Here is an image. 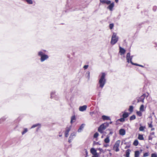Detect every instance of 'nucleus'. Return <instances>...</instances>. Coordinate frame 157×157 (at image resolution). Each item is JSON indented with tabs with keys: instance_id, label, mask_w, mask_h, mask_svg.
<instances>
[{
	"instance_id": "nucleus-37",
	"label": "nucleus",
	"mask_w": 157,
	"mask_h": 157,
	"mask_svg": "<svg viewBox=\"0 0 157 157\" xmlns=\"http://www.w3.org/2000/svg\"><path fill=\"white\" fill-rule=\"evenodd\" d=\"M114 26V24L113 23L110 24L109 25V27L110 29H112Z\"/></svg>"
},
{
	"instance_id": "nucleus-1",
	"label": "nucleus",
	"mask_w": 157,
	"mask_h": 157,
	"mask_svg": "<svg viewBox=\"0 0 157 157\" xmlns=\"http://www.w3.org/2000/svg\"><path fill=\"white\" fill-rule=\"evenodd\" d=\"M106 74L104 72H102L101 75L99 76V78L98 82V85L97 86V88L98 90L100 88L101 89H103L106 83V79L105 78Z\"/></svg>"
},
{
	"instance_id": "nucleus-47",
	"label": "nucleus",
	"mask_w": 157,
	"mask_h": 157,
	"mask_svg": "<svg viewBox=\"0 0 157 157\" xmlns=\"http://www.w3.org/2000/svg\"><path fill=\"white\" fill-rule=\"evenodd\" d=\"M100 95H101V92H99L98 93V96L99 97H100Z\"/></svg>"
},
{
	"instance_id": "nucleus-51",
	"label": "nucleus",
	"mask_w": 157,
	"mask_h": 157,
	"mask_svg": "<svg viewBox=\"0 0 157 157\" xmlns=\"http://www.w3.org/2000/svg\"><path fill=\"white\" fill-rule=\"evenodd\" d=\"M94 112H90V114L91 115H92L93 114H94Z\"/></svg>"
},
{
	"instance_id": "nucleus-43",
	"label": "nucleus",
	"mask_w": 157,
	"mask_h": 157,
	"mask_svg": "<svg viewBox=\"0 0 157 157\" xmlns=\"http://www.w3.org/2000/svg\"><path fill=\"white\" fill-rule=\"evenodd\" d=\"M148 124V126L149 128H152V124L151 123L150 124Z\"/></svg>"
},
{
	"instance_id": "nucleus-19",
	"label": "nucleus",
	"mask_w": 157,
	"mask_h": 157,
	"mask_svg": "<svg viewBox=\"0 0 157 157\" xmlns=\"http://www.w3.org/2000/svg\"><path fill=\"white\" fill-rule=\"evenodd\" d=\"M7 118V117L6 116H5L2 117L0 119V124L2 123L4 121H5Z\"/></svg>"
},
{
	"instance_id": "nucleus-31",
	"label": "nucleus",
	"mask_w": 157,
	"mask_h": 157,
	"mask_svg": "<svg viewBox=\"0 0 157 157\" xmlns=\"http://www.w3.org/2000/svg\"><path fill=\"white\" fill-rule=\"evenodd\" d=\"M133 144L135 146H137L138 144V141L137 140H134Z\"/></svg>"
},
{
	"instance_id": "nucleus-18",
	"label": "nucleus",
	"mask_w": 157,
	"mask_h": 157,
	"mask_svg": "<svg viewBox=\"0 0 157 157\" xmlns=\"http://www.w3.org/2000/svg\"><path fill=\"white\" fill-rule=\"evenodd\" d=\"M22 1L26 2L28 4L32 5L33 3V0H22Z\"/></svg>"
},
{
	"instance_id": "nucleus-40",
	"label": "nucleus",
	"mask_w": 157,
	"mask_h": 157,
	"mask_svg": "<svg viewBox=\"0 0 157 157\" xmlns=\"http://www.w3.org/2000/svg\"><path fill=\"white\" fill-rule=\"evenodd\" d=\"M157 9V7L156 6H154L153 8V10L154 11H155Z\"/></svg>"
},
{
	"instance_id": "nucleus-6",
	"label": "nucleus",
	"mask_w": 157,
	"mask_h": 157,
	"mask_svg": "<svg viewBox=\"0 0 157 157\" xmlns=\"http://www.w3.org/2000/svg\"><path fill=\"white\" fill-rule=\"evenodd\" d=\"M146 97V94H143L140 97H139L137 98V102L139 103L140 102H142V103H144V99Z\"/></svg>"
},
{
	"instance_id": "nucleus-41",
	"label": "nucleus",
	"mask_w": 157,
	"mask_h": 157,
	"mask_svg": "<svg viewBox=\"0 0 157 157\" xmlns=\"http://www.w3.org/2000/svg\"><path fill=\"white\" fill-rule=\"evenodd\" d=\"M98 150H99L101 152H104L103 150L101 148H98Z\"/></svg>"
},
{
	"instance_id": "nucleus-35",
	"label": "nucleus",
	"mask_w": 157,
	"mask_h": 157,
	"mask_svg": "<svg viewBox=\"0 0 157 157\" xmlns=\"http://www.w3.org/2000/svg\"><path fill=\"white\" fill-rule=\"evenodd\" d=\"M99 135V134L98 132H96L95 133L94 135V138H97Z\"/></svg>"
},
{
	"instance_id": "nucleus-15",
	"label": "nucleus",
	"mask_w": 157,
	"mask_h": 157,
	"mask_svg": "<svg viewBox=\"0 0 157 157\" xmlns=\"http://www.w3.org/2000/svg\"><path fill=\"white\" fill-rule=\"evenodd\" d=\"M119 134L122 136H124L125 134V131L124 129H121L119 130Z\"/></svg>"
},
{
	"instance_id": "nucleus-2",
	"label": "nucleus",
	"mask_w": 157,
	"mask_h": 157,
	"mask_svg": "<svg viewBox=\"0 0 157 157\" xmlns=\"http://www.w3.org/2000/svg\"><path fill=\"white\" fill-rule=\"evenodd\" d=\"M46 51L45 50H42L38 52L37 55L40 57V61L43 62L49 58V56L48 55L45 54Z\"/></svg>"
},
{
	"instance_id": "nucleus-16",
	"label": "nucleus",
	"mask_w": 157,
	"mask_h": 157,
	"mask_svg": "<svg viewBox=\"0 0 157 157\" xmlns=\"http://www.w3.org/2000/svg\"><path fill=\"white\" fill-rule=\"evenodd\" d=\"M90 152L94 155L98 154L96 152V150L94 148H92L91 149Z\"/></svg>"
},
{
	"instance_id": "nucleus-20",
	"label": "nucleus",
	"mask_w": 157,
	"mask_h": 157,
	"mask_svg": "<svg viewBox=\"0 0 157 157\" xmlns=\"http://www.w3.org/2000/svg\"><path fill=\"white\" fill-rule=\"evenodd\" d=\"M75 120L76 118L75 116H73L71 118V124H72V123L75 121Z\"/></svg>"
},
{
	"instance_id": "nucleus-56",
	"label": "nucleus",
	"mask_w": 157,
	"mask_h": 157,
	"mask_svg": "<svg viewBox=\"0 0 157 157\" xmlns=\"http://www.w3.org/2000/svg\"><path fill=\"white\" fill-rule=\"evenodd\" d=\"M112 123V121H110L109 123V124H111Z\"/></svg>"
},
{
	"instance_id": "nucleus-44",
	"label": "nucleus",
	"mask_w": 157,
	"mask_h": 157,
	"mask_svg": "<svg viewBox=\"0 0 157 157\" xmlns=\"http://www.w3.org/2000/svg\"><path fill=\"white\" fill-rule=\"evenodd\" d=\"M109 145L108 144H105L104 145V146L105 147H107L109 146Z\"/></svg>"
},
{
	"instance_id": "nucleus-3",
	"label": "nucleus",
	"mask_w": 157,
	"mask_h": 157,
	"mask_svg": "<svg viewBox=\"0 0 157 157\" xmlns=\"http://www.w3.org/2000/svg\"><path fill=\"white\" fill-rule=\"evenodd\" d=\"M109 125V123L107 122L101 125L98 128V131L101 133L103 132V131L105 130Z\"/></svg>"
},
{
	"instance_id": "nucleus-26",
	"label": "nucleus",
	"mask_w": 157,
	"mask_h": 157,
	"mask_svg": "<svg viewBox=\"0 0 157 157\" xmlns=\"http://www.w3.org/2000/svg\"><path fill=\"white\" fill-rule=\"evenodd\" d=\"M138 139L140 140H144V138L142 135L139 134L138 136Z\"/></svg>"
},
{
	"instance_id": "nucleus-59",
	"label": "nucleus",
	"mask_w": 157,
	"mask_h": 157,
	"mask_svg": "<svg viewBox=\"0 0 157 157\" xmlns=\"http://www.w3.org/2000/svg\"><path fill=\"white\" fill-rule=\"evenodd\" d=\"M152 114H154V112H153V113H152Z\"/></svg>"
},
{
	"instance_id": "nucleus-27",
	"label": "nucleus",
	"mask_w": 157,
	"mask_h": 157,
	"mask_svg": "<svg viewBox=\"0 0 157 157\" xmlns=\"http://www.w3.org/2000/svg\"><path fill=\"white\" fill-rule=\"evenodd\" d=\"M110 141L109 137L107 136V137L104 140V142L106 143H109Z\"/></svg>"
},
{
	"instance_id": "nucleus-42",
	"label": "nucleus",
	"mask_w": 157,
	"mask_h": 157,
	"mask_svg": "<svg viewBox=\"0 0 157 157\" xmlns=\"http://www.w3.org/2000/svg\"><path fill=\"white\" fill-rule=\"evenodd\" d=\"M89 66L88 65H85L83 67V68L84 69H86L88 68Z\"/></svg>"
},
{
	"instance_id": "nucleus-57",
	"label": "nucleus",
	"mask_w": 157,
	"mask_h": 157,
	"mask_svg": "<svg viewBox=\"0 0 157 157\" xmlns=\"http://www.w3.org/2000/svg\"><path fill=\"white\" fill-rule=\"evenodd\" d=\"M129 147H129H128V146H126L125 147V148H126L127 147Z\"/></svg>"
},
{
	"instance_id": "nucleus-48",
	"label": "nucleus",
	"mask_w": 157,
	"mask_h": 157,
	"mask_svg": "<svg viewBox=\"0 0 157 157\" xmlns=\"http://www.w3.org/2000/svg\"><path fill=\"white\" fill-rule=\"evenodd\" d=\"M154 134H155V132H152L151 133H150V135H154Z\"/></svg>"
},
{
	"instance_id": "nucleus-21",
	"label": "nucleus",
	"mask_w": 157,
	"mask_h": 157,
	"mask_svg": "<svg viewBox=\"0 0 157 157\" xmlns=\"http://www.w3.org/2000/svg\"><path fill=\"white\" fill-rule=\"evenodd\" d=\"M128 116L129 114L127 112H124L122 115V117L124 118L128 117Z\"/></svg>"
},
{
	"instance_id": "nucleus-30",
	"label": "nucleus",
	"mask_w": 157,
	"mask_h": 157,
	"mask_svg": "<svg viewBox=\"0 0 157 157\" xmlns=\"http://www.w3.org/2000/svg\"><path fill=\"white\" fill-rule=\"evenodd\" d=\"M141 111H137L136 112V113L137 115L139 117H141L142 116V113H141Z\"/></svg>"
},
{
	"instance_id": "nucleus-13",
	"label": "nucleus",
	"mask_w": 157,
	"mask_h": 157,
	"mask_svg": "<svg viewBox=\"0 0 157 157\" xmlns=\"http://www.w3.org/2000/svg\"><path fill=\"white\" fill-rule=\"evenodd\" d=\"M87 108V106L84 105L82 106H81L79 107V110L80 111H83L85 110Z\"/></svg>"
},
{
	"instance_id": "nucleus-11",
	"label": "nucleus",
	"mask_w": 157,
	"mask_h": 157,
	"mask_svg": "<svg viewBox=\"0 0 157 157\" xmlns=\"http://www.w3.org/2000/svg\"><path fill=\"white\" fill-rule=\"evenodd\" d=\"M126 50L125 49L121 46L119 47V52L121 55H122L124 54Z\"/></svg>"
},
{
	"instance_id": "nucleus-9",
	"label": "nucleus",
	"mask_w": 157,
	"mask_h": 157,
	"mask_svg": "<svg viewBox=\"0 0 157 157\" xmlns=\"http://www.w3.org/2000/svg\"><path fill=\"white\" fill-rule=\"evenodd\" d=\"M76 136V135L75 133H71L69 138L68 142L69 143H70L71 142L73 139Z\"/></svg>"
},
{
	"instance_id": "nucleus-24",
	"label": "nucleus",
	"mask_w": 157,
	"mask_h": 157,
	"mask_svg": "<svg viewBox=\"0 0 157 157\" xmlns=\"http://www.w3.org/2000/svg\"><path fill=\"white\" fill-rule=\"evenodd\" d=\"M140 155V152L139 151H136L135 152V157H138Z\"/></svg>"
},
{
	"instance_id": "nucleus-45",
	"label": "nucleus",
	"mask_w": 157,
	"mask_h": 157,
	"mask_svg": "<svg viewBox=\"0 0 157 157\" xmlns=\"http://www.w3.org/2000/svg\"><path fill=\"white\" fill-rule=\"evenodd\" d=\"M152 139V137L150 136H149L148 137V139L149 140H151Z\"/></svg>"
},
{
	"instance_id": "nucleus-32",
	"label": "nucleus",
	"mask_w": 157,
	"mask_h": 157,
	"mask_svg": "<svg viewBox=\"0 0 157 157\" xmlns=\"http://www.w3.org/2000/svg\"><path fill=\"white\" fill-rule=\"evenodd\" d=\"M145 128V126H141L139 128V130L140 131H144V128Z\"/></svg>"
},
{
	"instance_id": "nucleus-46",
	"label": "nucleus",
	"mask_w": 157,
	"mask_h": 157,
	"mask_svg": "<svg viewBox=\"0 0 157 157\" xmlns=\"http://www.w3.org/2000/svg\"><path fill=\"white\" fill-rule=\"evenodd\" d=\"M87 73L88 74V77L89 78H90V72L89 71H88L87 72Z\"/></svg>"
},
{
	"instance_id": "nucleus-34",
	"label": "nucleus",
	"mask_w": 157,
	"mask_h": 157,
	"mask_svg": "<svg viewBox=\"0 0 157 157\" xmlns=\"http://www.w3.org/2000/svg\"><path fill=\"white\" fill-rule=\"evenodd\" d=\"M40 124L39 123H38V124H34L31 127V128H34L36 127H37L38 126H40Z\"/></svg>"
},
{
	"instance_id": "nucleus-12",
	"label": "nucleus",
	"mask_w": 157,
	"mask_h": 157,
	"mask_svg": "<svg viewBox=\"0 0 157 157\" xmlns=\"http://www.w3.org/2000/svg\"><path fill=\"white\" fill-rule=\"evenodd\" d=\"M109 5L107 7V8L110 11H112L113 8L114 6V2H112V3H110V4H109Z\"/></svg>"
},
{
	"instance_id": "nucleus-39",
	"label": "nucleus",
	"mask_w": 157,
	"mask_h": 157,
	"mask_svg": "<svg viewBox=\"0 0 157 157\" xmlns=\"http://www.w3.org/2000/svg\"><path fill=\"white\" fill-rule=\"evenodd\" d=\"M148 156V154L147 152H146L144 154L143 157H146Z\"/></svg>"
},
{
	"instance_id": "nucleus-55",
	"label": "nucleus",
	"mask_w": 157,
	"mask_h": 157,
	"mask_svg": "<svg viewBox=\"0 0 157 157\" xmlns=\"http://www.w3.org/2000/svg\"><path fill=\"white\" fill-rule=\"evenodd\" d=\"M62 136V134H61V135H59V136L60 137H61V136Z\"/></svg>"
},
{
	"instance_id": "nucleus-5",
	"label": "nucleus",
	"mask_w": 157,
	"mask_h": 157,
	"mask_svg": "<svg viewBox=\"0 0 157 157\" xmlns=\"http://www.w3.org/2000/svg\"><path fill=\"white\" fill-rule=\"evenodd\" d=\"M118 38L116 34L114 33L112 36L111 44L113 45L115 44L118 41Z\"/></svg>"
},
{
	"instance_id": "nucleus-23",
	"label": "nucleus",
	"mask_w": 157,
	"mask_h": 157,
	"mask_svg": "<svg viewBox=\"0 0 157 157\" xmlns=\"http://www.w3.org/2000/svg\"><path fill=\"white\" fill-rule=\"evenodd\" d=\"M140 110L142 112H144V106L143 105H141L140 108Z\"/></svg>"
},
{
	"instance_id": "nucleus-38",
	"label": "nucleus",
	"mask_w": 157,
	"mask_h": 157,
	"mask_svg": "<svg viewBox=\"0 0 157 157\" xmlns=\"http://www.w3.org/2000/svg\"><path fill=\"white\" fill-rule=\"evenodd\" d=\"M151 157H157V155L156 153H152L151 154Z\"/></svg>"
},
{
	"instance_id": "nucleus-28",
	"label": "nucleus",
	"mask_w": 157,
	"mask_h": 157,
	"mask_svg": "<svg viewBox=\"0 0 157 157\" xmlns=\"http://www.w3.org/2000/svg\"><path fill=\"white\" fill-rule=\"evenodd\" d=\"M136 116L134 115H133L132 116H131L129 118V120L130 121H132L133 120H134L136 119Z\"/></svg>"
},
{
	"instance_id": "nucleus-22",
	"label": "nucleus",
	"mask_w": 157,
	"mask_h": 157,
	"mask_svg": "<svg viewBox=\"0 0 157 157\" xmlns=\"http://www.w3.org/2000/svg\"><path fill=\"white\" fill-rule=\"evenodd\" d=\"M130 149H128L126 151V157H129V155L130 153Z\"/></svg>"
},
{
	"instance_id": "nucleus-10",
	"label": "nucleus",
	"mask_w": 157,
	"mask_h": 157,
	"mask_svg": "<svg viewBox=\"0 0 157 157\" xmlns=\"http://www.w3.org/2000/svg\"><path fill=\"white\" fill-rule=\"evenodd\" d=\"M100 3L102 4H106L107 5H109L111 3V1L108 0H100Z\"/></svg>"
},
{
	"instance_id": "nucleus-7",
	"label": "nucleus",
	"mask_w": 157,
	"mask_h": 157,
	"mask_svg": "<svg viewBox=\"0 0 157 157\" xmlns=\"http://www.w3.org/2000/svg\"><path fill=\"white\" fill-rule=\"evenodd\" d=\"M120 143V141L119 140L117 141L116 142L113 146V149L116 152L118 151L119 150V146Z\"/></svg>"
},
{
	"instance_id": "nucleus-53",
	"label": "nucleus",
	"mask_w": 157,
	"mask_h": 157,
	"mask_svg": "<svg viewBox=\"0 0 157 157\" xmlns=\"http://www.w3.org/2000/svg\"><path fill=\"white\" fill-rule=\"evenodd\" d=\"M115 2H118V0H115Z\"/></svg>"
},
{
	"instance_id": "nucleus-52",
	"label": "nucleus",
	"mask_w": 157,
	"mask_h": 157,
	"mask_svg": "<svg viewBox=\"0 0 157 157\" xmlns=\"http://www.w3.org/2000/svg\"><path fill=\"white\" fill-rule=\"evenodd\" d=\"M155 130V128H152L151 129V131H153Z\"/></svg>"
},
{
	"instance_id": "nucleus-8",
	"label": "nucleus",
	"mask_w": 157,
	"mask_h": 157,
	"mask_svg": "<svg viewBox=\"0 0 157 157\" xmlns=\"http://www.w3.org/2000/svg\"><path fill=\"white\" fill-rule=\"evenodd\" d=\"M71 129V127H67L65 128L64 132L65 136L67 137L69 136V132Z\"/></svg>"
},
{
	"instance_id": "nucleus-50",
	"label": "nucleus",
	"mask_w": 157,
	"mask_h": 157,
	"mask_svg": "<svg viewBox=\"0 0 157 157\" xmlns=\"http://www.w3.org/2000/svg\"><path fill=\"white\" fill-rule=\"evenodd\" d=\"M139 66L140 67H144V66H143L142 65H140V64H139Z\"/></svg>"
},
{
	"instance_id": "nucleus-25",
	"label": "nucleus",
	"mask_w": 157,
	"mask_h": 157,
	"mask_svg": "<svg viewBox=\"0 0 157 157\" xmlns=\"http://www.w3.org/2000/svg\"><path fill=\"white\" fill-rule=\"evenodd\" d=\"M133 107L132 105H130L129 106V108L128 109V110L129 111V112L132 113L133 111Z\"/></svg>"
},
{
	"instance_id": "nucleus-36",
	"label": "nucleus",
	"mask_w": 157,
	"mask_h": 157,
	"mask_svg": "<svg viewBox=\"0 0 157 157\" xmlns=\"http://www.w3.org/2000/svg\"><path fill=\"white\" fill-rule=\"evenodd\" d=\"M119 121L121 122H124L125 121V118L122 117L119 119Z\"/></svg>"
},
{
	"instance_id": "nucleus-49",
	"label": "nucleus",
	"mask_w": 157,
	"mask_h": 157,
	"mask_svg": "<svg viewBox=\"0 0 157 157\" xmlns=\"http://www.w3.org/2000/svg\"><path fill=\"white\" fill-rule=\"evenodd\" d=\"M98 154L94 155V156H93L92 157H98Z\"/></svg>"
},
{
	"instance_id": "nucleus-4",
	"label": "nucleus",
	"mask_w": 157,
	"mask_h": 157,
	"mask_svg": "<svg viewBox=\"0 0 157 157\" xmlns=\"http://www.w3.org/2000/svg\"><path fill=\"white\" fill-rule=\"evenodd\" d=\"M133 57V56H130V52L127 53L126 55V60L127 62L128 63H130L132 64L133 65L139 66V64L136 63H134L132 62V59Z\"/></svg>"
},
{
	"instance_id": "nucleus-14",
	"label": "nucleus",
	"mask_w": 157,
	"mask_h": 157,
	"mask_svg": "<svg viewBox=\"0 0 157 157\" xmlns=\"http://www.w3.org/2000/svg\"><path fill=\"white\" fill-rule=\"evenodd\" d=\"M85 126V124H81V125L80 126L79 128L78 129V132H82V130L84 128V126Z\"/></svg>"
},
{
	"instance_id": "nucleus-29",
	"label": "nucleus",
	"mask_w": 157,
	"mask_h": 157,
	"mask_svg": "<svg viewBox=\"0 0 157 157\" xmlns=\"http://www.w3.org/2000/svg\"><path fill=\"white\" fill-rule=\"evenodd\" d=\"M56 92L55 91H52L51 93V98H52L54 97Z\"/></svg>"
},
{
	"instance_id": "nucleus-33",
	"label": "nucleus",
	"mask_w": 157,
	"mask_h": 157,
	"mask_svg": "<svg viewBox=\"0 0 157 157\" xmlns=\"http://www.w3.org/2000/svg\"><path fill=\"white\" fill-rule=\"evenodd\" d=\"M28 131V129L27 128H25L24 129L23 131L21 132V134L22 135H23L27 132Z\"/></svg>"
},
{
	"instance_id": "nucleus-54",
	"label": "nucleus",
	"mask_w": 157,
	"mask_h": 157,
	"mask_svg": "<svg viewBox=\"0 0 157 157\" xmlns=\"http://www.w3.org/2000/svg\"><path fill=\"white\" fill-rule=\"evenodd\" d=\"M96 144H97L100 145V144H99L98 142H96Z\"/></svg>"
},
{
	"instance_id": "nucleus-17",
	"label": "nucleus",
	"mask_w": 157,
	"mask_h": 157,
	"mask_svg": "<svg viewBox=\"0 0 157 157\" xmlns=\"http://www.w3.org/2000/svg\"><path fill=\"white\" fill-rule=\"evenodd\" d=\"M102 119L103 120H111L110 118V117H109L106 116L105 115H103L102 116Z\"/></svg>"
},
{
	"instance_id": "nucleus-58",
	"label": "nucleus",
	"mask_w": 157,
	"mask_h": 157,
	"mask_svg": "<svg viewBox=\"0 0 157 157\" xmlns=\"http://www.w3.org/2000/svg\"><path fill=\"white\" fill-rule=\"evenodd\" d=\"M112 133L111 132H110V134H112Z\"/></svg>"
}]
</instances>
